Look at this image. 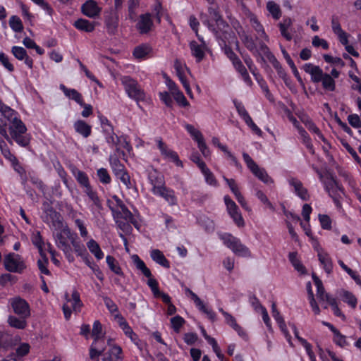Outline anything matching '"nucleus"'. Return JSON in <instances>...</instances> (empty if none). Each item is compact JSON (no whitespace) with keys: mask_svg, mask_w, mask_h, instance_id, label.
<instances>
[{"mask_svg":"<svg viewBox=\"0 0 361 361\" xmlns=\"http://www.w3.org/2000/svg\"><path fill=\"white\" fill-rule=\"evenodd\" d=\"M0 112L2 116L11 122L8 127L9 133L19 145L27 147L30 144V138L26 135L27 128L23 121L18 118L17 112L8 106L4 104L0 99Z\"/></svg>","mask_w":361,"mask_h":361,"instance_id":"f257e3e1","label":"nucleus"},{"mask_svg":"<svg viewBox=\"0 0 361 361\" xmlns=\"http://www.w3.org/2000/svg\"><path fill=\"white\" fill-rule=\"evenodd\" d=\"M90 359L91 361H102L104 357L114 360L119 358L122 352L120 346L114 345L108 351H106V345L103 338H94L90 348Z\"/></svg>","mask_w":361,"mask_h":361,"instance_id":"f03ea898","label":"nucleus"},{"mask_svg":"<svg viewBox=\"0 0 361 361\" xmlns=\"http://www.w3.org/2000/svg\"><path fill=\"white\" fill-rule=\"evenodd\" d=\"M52 204L51 200L43 202L42 219L44 223H51L55 228H61L63 227L62 216L59 212L55 210Z\"/></svg>","mask_w":361,"mask_h":361,"instance_id":"7ed1b4c3","label":"nucleus"},{"mask_svg":"<svg viewBox=\"0 0 361 361\" xmlns=\"http://www.w3.org/2000/svg\"><path fill=\"white\" fill-rule=\"evenodd\" d=\"M121 81L130 98L135 99L137 103L145 100V93L137 80L130 76H123Z\"/></svg>","mask_w":361,"mask_h":361,"instance_id":"20e7f679","label":"nucleus"},{"mask_svg":"<svg viewBox=\"0 0 361 361\" xmlns=\"http://www.w3.org/2000/svg\"><path fill=\"white\" fill-rule=\"evenodd\" d=\"M224 243L230 248L236 255L244 257H251L250 250L237 238L231 234H224L221 236Z\"/></svg>","mask_w":361,"mask_h":361,"instance_id":"39448f33","label":"nucleus"},{"mask_svg":"<svg viewBox=\"0 0 361 361\" xmlns=\"http://www.w3.org/2000/svg\"><path fill=\"white\" fill-rule=\"evenodd\" d=\"M243 157L248 169L260 180L267 184L272 183L274 182L272 178L267 173L266 170L263 168H259L248 154L243 152Z\"/></svg>","mask_w":361,"mask_h":361,"instance_id":"423d86ee","label":"nucleus"},{"mask_svg":"<svg viewBox=\"0 0 361 361\" xmlns=\"http://www.w3.org/2000/svg\"><path fill=\"white\" fill-rule=\"evenodd\" d=\"M5 268L11 272L21 273L25 266L19 255L9 253L4 260Z\"/></svg>","mask_w":361,"mask_h":361,"instance_id":"0eeeda50","label":"nucleus"},{"mask_svg":"<svg viewBox=\"0 0 361 361\" xmlns=\"http://www.w3.org/2000/svg\"><path fill=\"white\" fill-rule=\"evenodd\" d=\"M61 229V231L55 235L56 244L59 249L67 250L71 247L68 243V240L71 242L76 234L72 233L68 226H63Z\"/></svg>","mask_w":361,"mask_h":361,"instance_id":"6e6552de","label":"nucleus"},{"mask_svg":"<svg viewBox=\"0 0 361 361\" xmlns=\"http://www.w3.org/2000/svg\"><path fill=\"white\" fill-rule=\"evenodd\" d=\"M326 179L324 182L325 190L331 197L340 194V192L344 195L343 186L338 183L332 173H329Z\"/></svg>","mask_w":361,"mask_h":361,"instance_id":"1a4fd4ad","label":"nucleus"},{"mask_svg":"<svg viewBox=\"0 0 361 361\" xmlns=\"http://www.w3.org/2000/svg\"><path fill=\"white\" fill-rule=\"evenodd\" d=\"M11 306L14 312L22 319H26L30 315L29 305L24 299L13 298L11 301Z\"/></svg>","mask_w":361,"mask_h":361,"instance_id":"9d476101","label":"nucleus"},{"mask_svg":"<svg viewBox=\"0 0 361 361\" xmlns=\"http://www.w3.org/2000/svg\"><path fill=\"white\" fill-rule=\"evenodd\" d=\"M224 202L228 212L238 226H243L244 221L241 214L238 212V207L236 204L228 197H224Z\"/></svg>","mask_w":361,"mask_h":361,"instance_id":"9b49d317","label":"nucleus"},{"mask_svg":"<svg viewBox=\"0 0 361 361\" xmlns=\"http://www.w3.org/2000/svg\"><path fill=\"white\" fill-rule=\"evenodd\" d=\"M105 25L107 31L111 35H114L118 25V16L117 12L111 11L105 15Z\"/></svg>","mask_w":361,"mask_h":361,"instance_id":"f8f14e48","label":"nucleus"},{"mask_svg":"<svg viewBox=\"0 0 361 361\" xmlns=\"http://www.w3.org/2000/svg\"><path fill=\"white\" fill-rule=\"evenodd\" d=\"M153 22L151 19V14L147 13L140 16V20L136 25V27L140 34H146L150 31Z\"/></svg>","mask_w":361,"mask_h":361,"instance_id":"ddd939ff","label":"nucleus"},{"mask_svg":"<svg viewBox=\"0 0 361 361\" xmlns=\"http://www.w3.org/2000/svg\"><path fill=\"white\" fill-rule=\"evenodd\" d=\"M111 209L114 213V219H123L126 221H130L135 226V227L138 228V224L137 221L135 219L133 214L126 205L123 207L121 206V211H115L112 208H111Z\"/></svg>","mask_w":361,"mask_h":361,"instance_id":"4468645a","label":"nucleus"},{"mask_svg":"<svg viewBox=\"0 0 361 361\" xmlns=\"http://www.w3.org/2000/svg\"><path fill=\"white\" fill-rule=\"evenodd\" d=\"M81 11L84 15L90 18H94L99 14L101 8L95 1L88 0L82 4Z\"/></svg>","mask_w":361,"mask_h":361,"instance_id":"2eb2a0df","label":"nucleus"},{"mask_svg":"<svg viewBox=\"0 0 361 361\" xmlns=\"http://www.w3.org/2000/svg\"><path fill=\"white\" fill-rule=\"evenodd\" d=\"M11 52L13 56L18 60H24L25 63L30 68H32L33 61L32 59L27 54L26 50L18 46H13L11 49Z\"/></svg>","mask_w":361,"mask_h":361,"instance_id":"dca6fc26","label":"nucleus"},{"mask_svg":"<svg viewBox=\"0 0 361 361\" xmlns=\"http://www.w3.org/2000/svg\"><path fill=\"white\" fill-rule=\"evenodd\" d=\"M148 178L150 183L153 185V192H156V190H158L159 188H161L164 185V176L157 170L150 171L148 174Z\"/></svg>","mask_w":361,"mask_h":361,"instance_id":"f3484780","label":"nucleus"},{"mask_svg":"<svg viewBox=\"0 0 361 361\" xmlns=\"http://www.w3.org/2000/svg\"><path fill=\"white\" fill-rule=\"evenodd\" d=\"M154 193L164 198L170 205L176 204V197L173 190L167 188L164 185L161 188H159V189L156 190V192Z\"/></svg>","mask_w":361,"mask_h":361,"instance_id":"a211bd4d","label":"nucleus"},{"mask_svg":"<svg viewBox=\"0 0 361 361\" xmlns=\"http://www.w3.org/2000/svg\"><path fill=\"white\" fill-rule=\"evenodd\" d=\"M60 89L67 97L74 100L79 105L83 104L82 96L76 90L67 88L63 84L60 85Z\"/></svg>","mask_w":361,"mask_h":361,"instance_id":"6ab92c4d","label":"nucleus"},{"mask_svg":"<svg viewBox=\"0 0 361 361\" xmlns=\"http://www.w3.org/2000/svg\"><path fill=\"white\" fill-rule=\"evenodd\" d=\"M74 128L77 133L84 137H87L92 132V127L82 120H78L74 123Z\"/></svg>","mask_w":361,"mask_h":361,"instance_id":"aec40b11","label":"nucleus"},{"mask_svg":"<svg viewBox=\"0 0 361 361\" xmlns=\"http://www.w3.org/2000/svg\"><path fill=\"white\" fill-rule=\"evenodd\" d=\"M290 184L294 187L295 192L302 200L307 201L310 199L307 190L303 187L302 183L300 180L293 179Z\"/></svg>","mask_w":361,"mask_h":361,"instance_id":"412c9836","label":"nucleus"},{"mask_svg":"<svg viewBox=\"0 0 361 361\" xmlns=\"http://www.w3.org/2000/svg\"><path fill=\"white\" fill-rule=\"evenodd\" d=\"M73 25L79 30L91 32L95 28V23L88 20L80 18L75 21Z\"/></svg>","mask_w":361,"mask_h":361,"instance_id":"4be33fe9","label":"nucleus"},{"mask_svg":"<svg viewBox=\"0 0 361 361\" xmlns=\"http://www.w3.org/2000/svg\"><path fill=\"white\" fill-rule=\"evenodd\" d=\"M317 256L325 271L328 274H330L333 270V264L332 260L329 257V254L326 252L322 253L319 252Z\"/></svg>","mask_w":361,"mask_h":361,"instance_id":"5701e85b","label":"nucleus"},{"mask_svg":"<svg viewBox=\"0 0 361 361\" xmlns=\"http://www.w3.org/2000/svg\"><path fill=\"white\" fill-rule=\"evenodd\" d=\"M226 322L230 325L235 331H236L239 336L243 338H247V335L243 330V329L237 324L235 319L229 313H224Z\"/></svg>","mask_w":361,"mask_h":361,"instance_id":"b1692460","label":"nucleus"},{"mask_svg":"<svg viewBox=\"0 0 361 361\" xmlns=\"http://www.w3.org/2000/svg\"><path fill=\"white\" fill-rule=\"evenodd\" d=\"M116 318L118 319L119 326L124 331L125 334L128 336L132 341H135L137 338L136 334L133 332V329L130 326H129L128 324L126 322L124 318L120 315L117 314Z\"/></svg>","mask_w":361,"mask_h":361,"instance_id":"393cba45","label":"nucleus"},{"mask_svg":"<svg viewBox=\"0 0 361 361\" xmlns=\"http://www.w3.org/2000/svg\"><path fill=\"white\" fill-rule=\"evenodd\" d=\"M151 257L157 263L165 268L170 267V263L169 260L165 257L164 254L159 250H153L151 252Z\"/></svg>","mask_w":361,"mask_h":361,"instance_id":"a878e982","label":"nucleus"},{"mask_svg":"<svg viewBox=\"0 0 361 361\" xmlns=\"http://www.w3.org/2000/svg\"><path fill=\"white\" fill-rule=\"evenodd\" d=\"M132 259L135 265L136 268L141 271V272L143 274V275L146 277H151L152 276L151 271L147 267L145 262L139 257L137 255H133L132 256Z\"/></svg>","mask_w":361,"mask_h":361,"instance_id":"bb28decb","label":"nucleus"},{"mask_svg":"<svg viewBox=\"0 0 361 361\" xmlns=\"http://www.w3.org/2000/svg\"><path fill=\"white\" fill-rule=\"evenodd\" d=\"M208 12L212 18L215 20L217 25L223 26V27H228V23L222 18V16L220 15L218 11V6L209 7Z\"/></svg>","mask_w":361,"mask_h":361,"instance_id":"cd10ccee","label":"nucleus"},{"mask_svg":"<svg viewBox=\"0 0 361 361\" xmlns=\"http://www.w3.org/2000/svg\"><path fill=\"white\" fill-rule=\"evenodd\" d=\"M191 53L195 57L197 62H200L204 57V52L201 46L195 41H192L190 43Z\"/></svg>","mask_w":361,"mask_h":361,"instance_id":"c85d7f7f","label":"nucleus"},{"mask_svg":"<svg viewBox=\"0 0 361 361\" xmlns=\"http://www.w3.org/2000/svg\"><path fill=\"white\" fill-rule=\"evenodd\" d=\"M89 250L94 255L97 259H101L104 257V253L102 251L99 244L93 239L89 240L87 243Z\"/></svg>","mask_w":361,"mask_h":361,"instance_id":"c756f323","label":"nucleus"},{"mask_svg":"<svg viewBox=\"0 0 361 361\" xmlns=\"http://www.w3.org/2000/svg\"><path fill=\"white\" fill-rule=\"evenodd\" d=\"M109 161L114 175H119L121 172L126 171L124 165L121 163L116 155H111Z\"/></svg>","mask_w":361,"mask_h":361,"instance_id":"7c9ffc66","label":"nucleus"},{"mask_svg":"<svg viewBox=\"0 0 361 361\" xmlns=\"http://www.w3.org/2000/svg\"><path fill=\"white\" fill-rule=\"evenodd\" d=\"M220 45L223 47L224 50V54L227 56V57L232 61L233 66L236 64L238 62L240 61L237 55L233 51L231 48L228 46L226 43V41L221 39V43Z\"/></svg>","mask_w":361,"mask_h":361,"instance_id":"2f4dec72","label":"nucleus"},{"mask_svg":"<svg viewBox=\"0 0 361 361\" xmlns=\"http://www.w3.org/2000/svg\"><path fill=\"white\" fill-rule=\"evenodd\" d=\"M73 247H74L75 252L80 256L86 258L88 255L85 246L77 240V235H75L72 241L71 242Z\"/></svg>","mask_w":361,"mask_h":361,"instance_id":"473e14b6","label":"nucleus"},{"mask_svg":"<svg viewBox=\"0 0 361 361\" xmlns=\"http://www.w3.org/2000/svg\"><path fill=\"white\" fill-rule=\"evenodd\" d=\"M267 8L275 20H278L281 16V10L280 6L273 1L267 4Z\"/></svg>","mask_w":361,"mask_h":361,"instance_id":"72a5a7b5","label":"nucleus"},{"mask_svg":"<svg viewBox=\"0 0 361 361\" xmlns=\"http://www.w3.org/2000/svg\"><path fill=\"white\" fill-rule=\"evenodd\" d=\"M288 257L292 265L298 271L300 272L301 274H305L306 269L301 264L300 261L297 258V252H290Z\"/></svg>","mask_w":361,"mask_h":361,"instance_id":"f704fd0d","label":"nucleus"},{"mask_svg":"<svg viewBox=\"0 0 361 361\" xmlns=\"http://www.w3.org/2000/svg\"><path fill=\"white\" fill-rule=\"evenodd\" d=\"M8 322L11 326L18 329H23L27 325L25 319H22L20 317V318H17L15 316H9Z\"/></svg>","mask_w":361,"mask_h":361,"instance_id":"c9c22d12","label":"nucleus"},{"mask_svg":"<svg viewBox=\"0 0 361 361\" xmlns=\"http://www.w3.org/2000/svg\"><path fill=\"white\" fill-rule=\"evenodd\" d=\"M235 69L240 73L243 80L249 85H252V80L248 74V72L241 61L234 65Z\"/></svg>","mask_w":361,"mask_h":361,"instance_id":"e433bc0d","label":"nucleus"},{"mask_svg":"<svg viewBox=\"0 0 361 361\" xmlns=\"http://www.w3.org/2000/svg\"><path fill=\"white\" fill-rule=\"evenodd\" d=\"M106 263L108 264L109 269L113 272L121 276L123 274L121 267L118 265V262L114 257L108 255L106 257Z\"/></svg>","mask_w":361,"mask_h":361,"instance_id":"4c0bfd02","label":"nucleus"},{"mask_svg":"<svg viewBox=\"0 0 361 361\" xmlns=\"http://www.w3.org/2000/svg\"><path fill=\"white\" fill-rule=\"evenodd\" d=\"M84 192L87 194V195L93 202L94 204L99 209L102 208L101 201L97 192L92 190L91 185H89L88 187L85 188Z\"/></svg>","mask_w":361,"mask_h":361,"instance_id":"58836bf2","label":"nucleus"},{"mask_svg":"<svg viewBox=\"0 0 361 361\" xmlns=\"http://www.w3.org/2000/svg\"><path fill=\"white\" fill-rule=\"evenodd\" d=\"M9 25L11 29L16 32H21L23 30L22 21L20 18L16 16H12L10 18Z\"/></svg>","mask_w":361,"mask_h":361,"instance_id":"ea45409f","label":"nucleus"},{"mask_svg":"<svg viewBox=\"0 0 361 361\" xmlns=\"http://www.w3.org/2000/svg\"><path fill=\"white\" fill-rule=\"evenodd\" d=\"M323 87L329 91H334L336 89V84L334 78L328 73H326L323 80H322Z\"/></svg>","mask_w":361,"mask_h":361,"instance_id":"a19ab883","label":"nucleus"},{"mask_svg":"<svg viewBox=\"0 0 361 361\" xmlns=\"http://www.w3.org/2000/svg\"><path fill=\"white\" fill-rule=\"evenodd\" d=\"M97 175L102 183L106 185L111 183V176L106 169L101 168L98 169L97 171Z\"/></svg>","mask_w":361,"mask_h":361,"instance_id":"79ce46f5","label":"nucleus"},{"mask_svg":"<svg viewBox=\"0 0 361 361\" xmlns=\"http://www.w3.org/2000/svg\"><path fill=\"white\" fill-rule=\"evenodd\" d=\"M12 345L13 341L11 335L0 331V348L6 349Z\"/></svg>","mask_w":361,"mask_h":361,"instance_id":"37998d69","label":"nucleus"},{"mask_svg":"<svg viewBox=\"0 0 361 361\" xmlns=\"http://www.w3.org/2000/svg\"><path fill=\"white\" fill-rule=\"evenodd\" d=\"M149 47L146 45L136 47L133 51V56L137 59H142L149 53Z\"/></svg>","mask_w":361,"mask_h":361,"instance_id":"c03bdc74","label":"nucleus"},{"mask_svg":"<svg viewBox=\"0 0 361 361\" xmlns=\"http://www.w3.org/2000/svg\"><path fill=\"white\" fill-rule=\"evenodd\" d=\"M343 300L350 305L353 308H355L357 305V299L355 296L349 291L343 292Z\"/></svg>","mask_w":361,"mask_h":361,"instance_id":"a18cd8bd","label":"nucleus"},{"mask_svg":"<svg viewBox=\"0 0 361 361\" xmlns=\"http://www.w3.org/2000/svg\"><path fill=\"white\" fill-rule=\"evenodd\" d=\"M116 223L118 227L126 234L130 233L132 231V226L130 225V222L128 221H123L121 219H115Z\"/></svg>","mask_w":361,"mask_h":361,"instance_id":"49530a36","label":"nucleus"},{"mask_svg":"<svg viewBox=\"0 0 361 361\" xmlns=\"http://www.w3.org/2000/svg\"><path fill=\"white\" fill-rule=\"evenodd\" d=\"M77 181L84 188H87L90 185L89 178L85 173L81 171H78L75 174Z\"/></svg>","mask_w":361,"mask_h":361,"instance_id":"de8ad7c7","label":"nucleus"},{"mask_svg":"<svg viewBox=\"0 0 361 361\" xmlns=\"http://www.w3.org/2000/svg\"><path fill=\"white\" fill-rule=\"evenodd\" d=\"M171 323L173 330L178 333L180 331V327L185 323V320L180 316L176 315L171 319Z\"/></svg>","mask_w":361,"mask_h":361,"instance_id":"09e8293b","label":"nucleus"},{"mask_svg":"<svg viewBox=\"0 0 361 361\" xmlns=\"http://www.w3.org/2000/svg\"><path fill=\"white\" fill-rule=\"evenodd\" d=\"M325 75L326 73L323 72L322 69L317 66L311 75V80L314 83L322 82Z\"/></svg>","mask_w":361,"mask_h":361,"instance_id":"8fccbe9b","label":"nucleus"},{"mask_svg":"<svg viewBox=\"0 0 361 361\" xmlns=\"http://www.w3.org/2000/svg\"><path fill=\"white\" fill-rule=\"evenodd\" d=\"M172 95L173 96V98L176 101V102L181 106L185 107L190 105L185 97L180 90L174 92V94H173Z\"/></svg>","mask_w":361,"mask_h":361,"instance_id":"3c124183","label":"nucleus"},{"mask_svg":"<svg viewBox=\"0 0 361 361\" xmlns=\"http://www.w3.org/2000/svg\"><path fill=\"white\" fill-rule=\"evenodd\" d=\"M43 257V260L39 259L37 261V265L39 271L41 273L44 274L46 275H49L50 271L47 268V264H48V259L46 257L44 253H42V255H41Z\"/></svg>","mask_w":361,"mask_h":361,"instance_id":"603ef678","label":"nucleus"},{"mask_svg":"<svg viewBox=\"0 0 361 361\" xmlns=\"http://www.w3.org/2000/svg\"><path fill=\"white\" fill-rule=\"evenodd\" d=\"M319 220L321 224V226L323 229L331 230V219L326 214H319Z\"/></svg>","mask_w":361,"mask_h":361,"instance_id":"864d4df0","label":"nucleus"},{"mask_svg":"<svg viewBox=\"0 0 361 361\" xmlns=\"http://www.w3.org/2000/svg\"><path fill=\"white\" fill-rule=\"evenodd\" d=\"M0 149L2 154L5 158L9 159L10 161L16 160V157L11 153L9 149L6 146V142L2 140H0Z\"/></svg>","mask_w":361,"mask_h":361,"instance_id":"5fc2aeb1","label":"nucleus"},{"mask_svg":"<svg viewBox=\"0 0 361 361\" xmlns=\"http://www.w3.org/2000/svg\"><path fill=\"white\" fill-rule=\"evenodd\" d=\"M115 176L120 179L121 181L127 187V188H131L132 184L130 182V178L126 170L121 172V173L116 174Z\"/></svg>","mask_w":361,"mask_h":361,"instance_id":"6e6d98bb","label":"nucleus"},{"mask_svg":"<svg viewBox=\"0 0 361 361\" xmlns=\"http://www.w3.org/2000/svg\"><path fill=\"white\" fill-rule=\"evenodd\" d=\"M149 279L147 281V285L151 288V290L153 293V295L155 298H159V295H160V290L158 286V282L156 279L151 277H147Z\"/></svg>","mask_w":361,"mask_h":361,"instance_id":"4d7b16f0","label":"nucleus"},{"mask_svg":"<svg viewBox=\"0 0 361 361\" xmlns=\"http://www.w3.org/2000/svg\"><path fill=\"white\" fill-rule=\"evenodd\" d=\"M317 296L319 300V302H327L329 303L331 300L334 299V298L331 297L329 293H326L324 287L321 290H317Z\"/></svg>","mask_w":361,"mask_h":361,"instance_id":"13d9d810","label":"nucleus"},{"mask_svg":"<svg viewBox=\"0 0 361 361\" xmlns=\"http://www.w3.org/2000/svg\"><path fill=\"white\" fill-rule=\"evenodd\" d=\"M243 42L244 43L246 48L250 51H257L256 44L251 37L245 35L243 39Z\"/></svg>","mask_w":361,"mask_h":361,"instance_id":"bf43d9fd","label":"nucleus"},{"mask_svg":"<svg viewBox=\"0 0 361 361\" xmlns=\"http://www.w3.org/2000/svg\"><path fill=\"white\" fill-rule=\"evenodd\" d=\"M17 277L11 274H4L0 276V284L5 286L8 282L13 283L16 281Z\"/></svg>","mask_w":361,"mask_h":361,"instance_id":"052dcab7","label":"nucleus"},{"mask_svg":"<svg viewBox=\"0 0 361 361\" xmlns=\"http://www.w3.org/2000/svg\"><path fill=\"white\" fill-rule=\"evenodd\" d=\"M30 180L41 192H45L46 185L44 184L43 181L41 179H39L38 177L30 175Z\"/></svg>","mask_w":361,"mask_h":361,"instance_id":"680f3d73","label":"nucleus"},{"mask_svg":"<svg viewBox=\"0 0 361 361\" xmlns=\"http://www.w3.org/2000/svg\"><path fill=\"white\" fill-rule=\"evenodd\" d=\"M348 123L351 126L355 128H361V121L357 114H350L348 117Z\"/></svg>","mask_w":361,"mask_h":361,"instance_id":"e2e57ef3","label":"nucleus"},{"mask_svg":"<svg viewBox=\"0 0 361 361\" xmlns=\"http://www.w3.org/2000/svg\"><path fill=\"white\" fill-rule=\"evenodd\" d=\"M0 62L9 72L14 71L13 66L9 62L8 56L3 52L0 53Z\"/></svg>","mask_w":361,"mask_h":361,"instance_id":"0e129e2a","label":"nucleus"},{"mask_svg":"<svg viewBox=\"0 0 361 361\" xmlns=\"http://www.w3.org/2000/svg\"><path fill=\"white\" fill-rule=\"evenodd\" d=\"M312 45L315 47L321 46L325 50L329 49L328 42L325 39L319 38L318 36H314L312 38Z\"/></svg>","mask_w":361,"mask_h":361,"instance_id":"69168bd1","label":"nucleus"},{"mask_svg":"<svg viewBox=\"0 0 361 361\" xmlns=\"http://www.w3.org/2000/svg\"><path fill=\"white\" fill-rule=\"evenodd\" d=\"M30 351V345L26 343H21L16 349V355L18 357H23L26 355Z\"/></svg>","mask_w":361,"mask_h":361,"instance_id":"338daca9","label":"nucleus"},{"mask_svg":"<svg viewBox=\"0 0 361 361\" xmlns=\"http://www.w3.org/2000/svg\"><path fill=\"white\" fill-rule=\"evenodd\" d=\"M160 99L168 107L171 108L173 104V99L170 95V94L167 92H160L159 93Z\"/></svg>","mask_w":361,"mask_h":361,"instance_id":"774afa93","label":"nucleus"}]
</instances>
